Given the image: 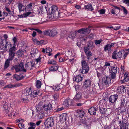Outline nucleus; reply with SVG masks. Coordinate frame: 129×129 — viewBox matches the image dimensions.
Here are the masks:
<instances>
[{
  "label": "nucleus",
  "instance_id": "393cba45",
  "mask_svg": "<svg viewBox=\"0 0 129 129\" xmlns=\"http://www.w3.org/2000/svg\"><path fill=\"white\" fill-rule=\"evenodd\" d=\"M84 8L85 9L91 11H92L93 9L92 7L91 4H88L87 6H85Z\"/></svg>",
  "mask_w": 129,
  "mask_h": 129
},
{
  "label": "nucleus",
  "instance_id": "f03ea898",
  "mask_svg": "<svg viewBox=\"0 0 129 129\" xmlns=\"http://www.w3.org/2000/svg\"><path fill=\"white\" fill-rule=\"evenodd\" d=\"M33 4L32 3H30L28 4L25 7L24 9L25 11L28 12L24 13L23 14H21L20 15H18V16L20 18H25L32 14L33 11Z\"/></svg>",
  "mask_w": 129,
  "mask_h": 129
},
{
  "label": "nucleus",
  "instance_id": "4be33fe9",
  "mask_svg": "<svg viewBox=\"0 0 129 129\" xmlns=\"http://www.w3.org/2000/svg\"><path fill=\"white\" fill-rule=\"evenodd\" d=\"M110 63L109 62H106L105 63V65L103 67L102 66L99 68V69L101 70L102 71L104 70L106 68V67L110 66Z\"/></svg>",
  "mask_w": 129,
  "mask_h": 129
},
{
  "label": "nucleus",
  "instance_id": "4468645a",
  "mask_svg": "<svg viewBox=\"0 0 129 129\" xmlns=\"http://www.w3.org/2000/svg\"><path fill=\"white\" fill-rule=\"evenodd\" d=\"M118 123L119 124L120 129H128L127 126L128 123H125L124 125L123 121L122 122L121 121H119Z\"/></svg>",
  "mask_w": 129,
  "mask_h": 129
},
{
  "label": "nucleus",
  "instance_id": "ea45409f",
  "mask_svg": "<svg viewBox=\"0 0 129 129\" xmlns=\"http://www.w3.org/2000/svg\"><path fill=\"white\" fill-rule=\"evenodd\" d=\"M48 63L51 64H55L56 63V62L55 61L52 59L49 60L48 62Z\"/></svg>",
  "mask_w": 129,
  "mask_h": 129
},
{
  "label": "nucleus",
  "instance_id": "603ef678",
  "mask_svg": "<svg viewBox=\"0 0 129 129\" xmlns=\"http://www.w3.org/2000/svg\"><path fill=\"white\" fill-rule=\"evenodd\" d=\"M60 117V119L61 120H62L63 121L64 120L65 121L66 119V115H63L62 116L61 115Z\"/></svg>",
  "mask_w": 129,
  "mask_h": 129
},
{
  "label": "nucleus",
  "instance_id": "37998d69",
  "mask_svg": "<svg viewBox=\"0 0 129 129\" xmlns=\"http://www.w3.org/2000/svg\"><path fill=\"white\" fill-rule=\"evenodd\" d=\"M6 48L5 46H4L3 43H1L0 44V50H2Z\"/></svg>",
  "mask_w": 129,
  "mask_h": 129
},
{
  "label": "nucleus",
  "instance_id": "13d9d810",
  "mask_svg": "<svg viewBox=\"0 0 129 129\" xmlns=\"http://www.w3.org/2000/svg\"><path fill=\"white\" fill-rule=\"evenodd\" d=\"M28 97L27 98V99L23 98L22 99L23 102L25 103H28L29 101V100L28 99Z\"/></svg>",
  "mask_w": 129,
  "mask_h": 129
},
{
  "label": "nucleus",
  "instance_id": "9b49d317",
  "mask_svg": "<svg viewBox=\"0 0 129 129\" xmlns=\"http://www.w3.org/2000/svg\"><path fill=\"white\" fill-rule=\"evenodd\" d=\"M111 80L110 77L107 76L103 77L102 79V84L103 86L108 85L111 83Z\"/></svg>",
  "mask_w": 129,
  "mask_h": 129
},
{
  "label": "nucleus",
  "instance_id": "680f3d73",
  "mask_svg": "<svg viewBox=\"0 0 129 129\" xmlns=\"http://www.w3.org/2000/svg\"><path fill=\"white\" fill-rule=\"evenodd\" d=\"M30 126L31 127H33L35 128L36 126V124L33 122H30L29 123Z\"/></svg>",
  "mask_w": 129,
  "mask_h": 129
},
{
  "label": "nucleus",
  "instance_id": "6e6d98bb",
  "mask_svg": "<svg viewBox=\"0 0 129 129\" xmlns=\"http://www.w3.org/2000/svg\"><path fill=\"white\" fill-rule=\"evenodd\" d=\"M18 126L19 128L21 129L23 128L24 127V124L22 123H19Z\"/></svg>",
  "mask_w": 129,
  "mask_h": 129
},
{
  "label": "nucleus",
  "instance_id": "20e7f679",
  "mask_svg": "<svg viewBox=\"0 0 129 129\" xmlns=\"http://www.w3.org/2000/svg\"><path fill=\"white\" fill-rule=\"evenodd\" d=\"M12 69H15L16 72H18L20 71H22L25 72H26V70L24 68L23 63L21 62H20L19 65H16L12 68Z\"/></svg>",
  "mask_w": 129,
  "mask_h": 129
},
{
  "label": "nucleus",
  "instance_id": "c85d7f7f",
  "mask_svg": "<svg viewBox=\"0 0 129 129\" xmlns=\"http://www.w3.org/2000/svg\"><path fill=\"white\" fill-rule=\"evenodd\" d=\"M84 126L85 129H89L90 128V122H86V123L84 124Z\"/></svg>",
  "mask_w": 129,
  "mask_h": 129
},
{
  "label": "nucleus",
  "instance_id": "423d86ee",
  "mask_svg": "<svg viewBox=\"0 0 129 129\" xmlns=\"http://www.w3.org/2000/svg\"><path fill=\"white\" fill-rule=\"evenodd\" d=\"M81 64L82 69L81 73L83 74L87 73L89 69V66L87 65V63L85 61L82 60Z\"/></svg>",
  "mask_w": 129,
  "mask_h": 129
},
{
  "label": "nucleus",
  "instance_id": "ddd939ff",
  "mask_svg": "<svg viewBox=\"0 0 129 129\" xmlns=\"http://www.w3.org/2000/svg\"><path fill=\"white\" fill-rule=\"evenodd\" d=\"M118 98V95L117 94L111 95L109 98V101L111 103L115 104Z\"/></svg>",
  "mask_w": 129,
  "mask_h": 129
},
{
  "label": "nucleus",
  "instance_id": "f257e3e1",
  "mask_svg": "<svg viewBox=\"0 0 129 129\" xmlns=\"http://www.w3.org/2000/svg\"><path fill=\"white\" fill-rule=\"evenodd\" d=\"M52 108L51 104L44 105L43 102H41L36 106V110L37 113L39 114L40 118H42L44 117L43 114L45 112L51 110Z\"/></svg>",
  "mask_w": 129,
  "mask_h": 129
},
{
  "label": "nucleus",
  "instance_id": "0eeeda50",
  "mask_svg": "<svg viewBox=\"0 0 129 129\" xmlns=\"http://www.w3.org/2000/svg\"><path fill=\"white\" fill-rule=\"evenodd\" d=\"M17 50L16 48L14 47L11 48L9 50V56L8 58L7 59L9 61H12L15 55V51Z\"/></svg>",
  "mask_w": 129,
  "mask_h": 129
},
{
  "label": "nucleus",
  "instance_id": "473e14b6",
  "mask_svg": "<svg viewBox=\"0 0 129 129\" xmlns=\"http://www.w3.org/2000/svg\"><path fill=\"white\" fill-rule=\"evenodd\" d=\"M53 97L54 100L57 101L59 98V94L58 93H56L52 95Z\"/></svg>",
  "mask_w": 129,
  "mask_h": 129
},
{
  "label": "nucleus",
  "instance_id": "2f4dec72",
  "mask_svg": "<svg viewBox=\"0 0 129 129\" xmlns=\"http://www.w3.org/2000/svg\"><path fill=\"white\" fill-rule=\"evenodd\" d=\"M10 63V61L7 60H6L5 61V63L4 65V69H6L9 66Z\"/></svg>",
  "mask_w": 129,
  "mask_h": 129
},
{
  "label": "nucleus",
  "instance_id": "49530a36",
  "mask_svg": "<svg viewBox=\"0 0 129 129\" xmlns=\"http://www.w3.org/2000/svg\"><path fill=\"white\" fill-rule=\"evenodd\" d=\"M102 41V39H100L99 40H96L94 41V43L96 45H99Z\"/></svg>",
  "mask_w": 129,
  "mask_h": 129
},
{
  "label": "nucleus",
  "instance_id": "412c9836",
  "mask_svg": "<svg viewBox=\"0 0 129 129\" xmlns=\"http://www.w3.org/2000/svg\"><path fill=\"white\" fill-rule=\"evenodd\" d=\"M58 67L57 66H53L49 68V70L50 71H55L58 70Z\"/></svg>",
  "mask_w": 129,
  "mask_h": 129
},
{
  "label": "nucleus",
  "instance_id": "aec40b11",
  "mask_svg": "<svg viewBox=\"0 0 129 129\" xmlns=\"http://www.w3.org/2000/svg\"><path fill=\"white\" fill-rule=\"evenodd\" d=\"M117 67H110L109 69V72L110 73H117Z\"/></svg>",
  "mask_w": 129,
  "mask_h": 129
},
{
  "label": "nucleus",
  "instance_id": "5fc2aeb1",
  "mask_svg": "<svg viewBox=\"0 0 129 129\" xmlns=\"http://www.w3.org/2000/svg\"><path fill=\"white\" fill-rule=\"evenodd\" d=\"M8 105H4L3 106V110L6 112H7L8 110Z\"/></svg>",
  "mask_w": 129,
  "mask_h": 129
},
{
  "label": "nucleus",
  "instance_id": "a211bd4d",
  "mask_svg": "<svg viewBox=\"0 0 129 129\" xmlns=\"http://www.w3.org/2000/svg\"><path fill=\"white\" fill-rule=\"evenodd\" d=\"M83 77V76L80 75H78L76 77L73 78V80L77 82H79L81 81Z\"/></svg>",
  "mask_w": 129,
  "mask_h": 129
},
{
  "label": "nucleus",
  "instance_id": "a18cd8bd",
  "mask_svg": "<svg viewBox=\"0 0 129 129\" xmlns=\"http://www.w3.org/2000/svg\"><path fill=\"white\" fill-rule=\"evenodd\" d=\"M120 91L121 92H125L126 90L124 86H121L120 87Z\"/></svg>",
  "mask_w": 129,
  "mask_h": 129
},
{
  "label": "nucleus",
  "instance_id": "7c9ffc66",
  "mask_svg": "<svg viewBox=\"0 0 129 129\" xmlns=\"http://www.w3.org/2000/svg\"><path fill=\"white\" fill-rule=\"evenodd\" d=\"M39 94V92L38 91H35L34 93H33L32 94V98L35 97H37L38 96Z\"/></svg>",
  "mask_w": 129,
  "mask_h": 129
},
{
  "label": "nucleus",
  "instance_id": "9d476101",
  "mask_svg": "<svg viewBox=\"0 0 129 129\" xmlns=\"http://www.w3.org/2000/svg\"><path fill=\"white\" fill-rule=\"evenodd\" d=\"M45 35L50 36L54 37L57 34L56 31L54 30H49L45 31L44 33Z\"/></svg>",
  "mask_w": 129,
  "mask_h": 129
},
{
  "label": "nucleus",
  "instance_id": "864d4df0",
  "mask_svg": "<svg viewBox=\"0 0 129 129\" xmlns=\"http://www.w3.org/2000/svg\"><path fill=\"white\" fill-rule=\"evenodd\" d=\"M93 42L92 41H90L88 45V47H94Z\"/></svg>",
  "mask_w": 129,
  "mask_h": 129
},
{
  "label": "nucleus",
  "instance_id": "e433bc0d",
  "mask_svg": "<svg viewBox=\"0 0 129 129\" xmlns=\"http://www.w3.org/2000/svg\"><path fill=\"white\" fill-rule=\"evenodd\" d=\"M129 79L127 77H125L124 79L123 80H122L121 81V84H122L125 82H127Z\"/></svg>",
  "mask_w": 129,
  "mask_h": 129
},
{
  "label": "nucleus",
  "instance_id": "69168bd1",
  "mask_svg": "<svg viewBox=\"0 0 129 129\" xmlns=\"http://www.w3.org/2000/svg\"><path fill=\"white\" fill-rule=\"evenodd\" d=\"M116 74L114 73H111V76L112 79H114L115 77Z\"/></svg>",
  "mask_w": 129,
  "mask_h": 129
},
{
  "label": "nucleus",
  "instance_id": "338daca9",
  "mask_svg": "<svg viewBox=\"0 0 129 129\" xmlns=\"http://www.w3.org/2000/svg\"><path fill=\"white\" fill-rule=\"evenodd\" d=\"M123 2L126 4L127 5L129 6V0H124Z\"/></svg>",
  "mask_w": 129,
  "mask_h": 129
},
{
  "label": "nucleus",
  "instance_id": "09e8293b",
  "mask_svg": "<svg viewBox=\"0 0 129 129\" xmlns=\"http://www.w3.org/2000/svg\"><path fill=\"white\" fill-rule=\"evenodd\" d=\"M88 47H85L84 48V50L85 53L90 51L89 48Z\"/></svg>",
  "mask_w": 129,
  "mask_h": 129
},
{
  "label": "nucleus",
  "instance_id": "6ab92c4d",
  "mask_svg": "<svg viewBox=\"0 0 129 129\" xmlns=\"http://www.w3.org/2000/svg\"><path fill=\"white\" fill-rule=\"evenodd\" d=\"M72 101V100L70 99L66 100L63 102V105L65 107H68L69 104H71Z\"/></svg>",
  "mask_w": 129,
  "mask_h": 129
},
{
  "label": "nucleus",
  "instance_id": "052dcab7",
  "mask_svg": "<svg viewBox=\"0 0 129 129\" xmlns=\"http://www.w3.org/2000/svg\"><path fill=\"white\" fill-rule=\"evenodd\" d=\"M100 14H103L105 13V10L104 9H102L99 11Z\"/></svg>",
  "mask_w": 129,
  "mask_h": 129
},
{
  "label": "nucleus",
  "instance_id": "3c124183",
  "mask_svg": "<svg viewBox=\"0 0 129 129\" xmlns=\"http://www.w3.org/2000/svg\"><path fill=\"white\" fill-rule=\"evenodd\" d=\"M32 40L34 44L37 45L38 41L37 39L33 38H32Z\"/></svg>",
  "mask_w": 129,
  "mask_h": 129
},
{
  "label": "nucleus",
  "instance_id": "bf43d9fd",
  "mask_svg": "<svg viewBox=\"0 0 129 129\" xmlns=\"http://www.w3.org/2000/svg\"><path fill=\"white\" fill-rule=\"evenodd\" d=\"M41 59V57L40 56L38 58L36 59L35 60L37 62V63H38L39 62H40Z\"/></svg>",
  "mask_w": 129,
  "mask_h": 129
},
{
  "label": "nucleus",
  "instance_id": "7ed1b4c3",
  "mask_svg": "<svg viewBox=\"0 0 129 129\" xmlns=\"http://www.w3.org/2000/svg\"><path fill=\"white\" fill-rule=\"evenodd\" d=\"M57 7L55 6H53L50 8V12L52 16L54 18L61 17L60 15L59 12L57 10Z\"/></svg>",
  "mask_w": 129,
  "mask_h": 129
},
{
  "label": "nucleus",
  "instance_id": "c03bdc74",
  "mask_svg": "<svg viewBox=\"0 0 129 129\" xmlns=\"http://www.w3.org/2000/svg\"><path fill=\"white\" fill-rule=\"evenodd\" d=\"M87 55V57L88 59H89V57H90L92 55L91 52L90 51L85 53Z\"/></svg>",
  "mask_w": 129,
  "mask_h": 129
},
{
  "label": "nucleus",
  "instance_id": "a19ab883",
  "mask_svg": "<svg viewBox=\"0 0 129 129\" xmlns=\"http://www.w3.org/2000/svg\"><path fill=\"white\" fill-rule=\"evenodd\" d=\"M11 47V43L10 42H8L6 41V44L5 46V47H6V48L7 47L9 48L10 47Z\"/></svg>",
  "mask_w": 129,
  "mask_h": 129
},
{
  "label": "nucleus",
  "instance_id": "de8ad7c7",
  "mask_svg": "<svg viewBox=\"0 0 129 129\" xmlns=\"http://www.w3.org/2000/svg\"><path fill=\"white\" fill-rule=\"evenodd\" d=\"M116 53L117 56V58H120L121 57L122 55V53L121 52L119 51Z\"/></svg>",
  "mask_w": 129,
  "mask_h": 129
},
{
  "label": "nucleus",
  "instance_id": "c9c22d12",
  "mask_svg": "<svg viewBox=\"0 0 129 129\" xmlns=\"http://www.w3.org/2000/svg\"><path fill=\"white\" fill-rule=\"evenodd\" d=\"M41 82L39 80H37V81L36 86L37 88H40L41 85Z\"/></svg>",
  "mask_w": 129,
  "mask_h": 129
},
{
  "label": "nucleus",
  "instance_id": "f3484780",
  "mask_svg": "<svg viewBox=\"0 0 129 129\" xmlns=\"http://www.w3.org/2000/svg\"><path fill=\"white\" fill-rule=\"evenodd\" d=\"M96 108L93 107H91L88 110V113L91 115H95L96 112Z\"/></svg>",
  "mask_w": 129,
  "mask_h": 129
},
{
  "label": "nucleus",
  "instance_id": "bb28decb",
  "mask_svg": "<svg viewBox=\"0 0 129 129\" xmlns=\"http://www.w3.org/2000/svg\"><path fill=\"white\" fill-rule=\"evenodd\" d=\"M67 53H68V55H72V56H74L75 55L73 54L74 51L73 49L69 48L68 49L67 51L66 52Z\"/></svg>",
  "mask_w": 129,
  "mask_h": 129
},
{
  "label": "nucleus",
  "instance_id": "4c0bfd02",
  "mask_svg": "<svg viewBox=\"0 0 129 129\" xmlns=\"http://www.w3.org/2000/svg\"><path fill=\"white\" fill-rule=\"evenodd\" d=\"M13 41L14 42L13 43V46L12 47H14L15 48H15V47L16 45V44L17 43V40L16 38L15 37H14L12 39Z\"/></svg>",
  "mask_w": 129,
  "mask_h": 129
},
{
  "label": "nucleus",
  "instance_id": "5701e85b",
  "mask_svg": "<svg viewBox=\"0 0 129 129\" xmlns=\"http://www.w3.org/2000/svg\"><path fill=\"white\" fill-rule=\"evenodd\" d=\"M19 11L20 12L24 11V9H22L23 7V5L22 3H18V6Z\"/></svg>",
  "mask_w": 129,
  "mask_h": 129
},
{
  "label": "nucleus",
  "instance_id": "58836bf2",
  "mask_svg": "<svg viewBox=\"0 0 129 129\" xmlns=\"http://www.w3.org/2000/svg\"><path fill=\"white\" fill-rule=\"evenodd\" d=\"M13 87H14V85H12L11 84H10L5 86L4 87V88H11Z\"/></svg>",
  "mask_w": 129,
  "mask_h": 129
},
{
  "label": "nucleus",
  "instance_id": "774afa93",
  "mask_svg": "<svg viewBox=\"0 0 129 129\" xmlns=\"http://www.w3.org/2000/svg\"><path fill=\"white\" fill-rule=\"evenodd\" d=\"M22 84L20 83H16L14 85V87H19L21 86L22 85Z\"/></svg>",
  "mask_w": 129,
  "mask_h": 129
},
{
  "label": "nucleus",
  "instance_id": "79ce46f5",
  "mask_svg": "<svg viewBox=\"0 0 129 129\" xmlns=\"http://www.w3.org/2000/svg\"><path fill=\"white\" fill-rule=\"evenodd\" d=\"M112 57L114 59H116L117 58V53L115 52H113L112 55Z\"/></svg>",
  "mask_w": 129,
  "mask_h": 129
},
{
  "label": "nucleus",
  "instance_id": "f704fd0d",
  "mask_svg": "<svg viewBox=\"0 0 129 129\" xmlns=\"http://www.w3.org/2000/svg\"><path fill=\"white\" fill-rule=\"evenodd\" d=\"M78 113L79 114V117L81 118L83 117L85 114L84 111L82 110H80Z\"/></svg>",
  "mask_w": 129,
  "mask_h": 129
},
{
  "label": "nucleus",
  "instance_id": "2eb2a0df",
  "mask_svg": "<svg viewBox=\"0 0 129 129\" xmlns=\"http://www.w3.org/2000/svg\"><path fill=\"white\" fill-rule=\"evenodd\" d=\"M114 46L113 43H111L110 44H107L104 47V50L105 51H109L111 49L112 47Z\"/></svg>",
  "mask_w": 129,
  "mask_h": 129
},
{
  "label": "nucleus",
  "instance_id": "1a4fd4ad",
  "mask_svg": "<svg viewBox=\"0 0 129 129\" xmlns=\"http://www.w3.org/2000/svg\"><path fill=\"white\" fill-rule=\"evenodd\" d=\"M33 93V91L31 88L27 87L24 90V92L23 95L27 96L28 97H30L32 99V94Z\"/></svg>",
  "mask_w": 129,
  "mask_h": 129
},
{
  "label": "nucleus",
  "instance_id": "b1692460",
  "mask_svg": "<svg viewBox=\"0 0 129 129\" xmlns=\"http://www.w3.org/2000/svg\"><path fill=\"white\" fill-rule=\"evenodd\" d=\"M91 84L90 81L89 80H86L84 83V87L86 88L89 87L90 86Z\"/></svg>",
  "mask_w": 129,
  "mask_h": 129
},
{
  "label": "nucleus",
  "instance_id": "4d7b16f0",
  "mask_svg": "<svg viewBox=\"0 0 129 129\" xmlns=\"http://www.w3.org/2000/svg\"><path fill=\"white\" fill-rule=\"evenodd\" d=\"M46 53H49L51 52L52 51V49L50 48H47L46 49Z\"/></svg>",
  "mask_w": 129,
  "mask_h": 129
},
{
  "label": "nucleus",
  "instance_id": "0e129e2a",
  "mask_svg": "<svg viewBox=\"0 0 129 129\" xmlns=\"http://www.w3.org/2000/svg\"><path fill=\"white\" fill-rule=\"evenodd\" d=\"M121 27V26L120 25H117L115 26V27L114 28V29L115 30H118Z\"/></svg>",
  "mask_w": 129,
  "mask_h": 129
},
{
  "label": "nucleus",
  "instance_id": "a878e982",
  "mask_svg": "<svg viewBox=\"0 0 129 129\" xmlns=\"http://www.w3.org/2000/svg\"><path fill=\"white\" fill-rule=\"evenodd\" d=\"M81 98V94L78 93H77L75 97L74 98V99L75 101H78Z\"/></svg>",
  "mask_w": 129,
  "mask_h": 129
},
{
  "label": "nucleus",
  "instance_id": "39448f33",
  "mask_svg": "<svg viewBox=\"0 0 129 129\" xmlns=\"http://www.w3.org/2000/svg\"><path fill=\"white\" fill-rule=\"evenodd\" d=\"M54 120L52 117H48L46 119L44 122L45 126L47 128L51 127L53 126Z\"/></svg>",
  "mask_w": 129,
  "mask_h": 129
},
{
  "label": "nucleus",
  "instance_id": "6e6552de",
  "mask_svg": "<svg viewBox=\"0 0 129 129\" xmlns=\"http://www.w3.org/2000/svg\"><path fill=\"white\" fill-rule=\"evenodd\" d=\"M63 86V85L61 84H56L52 86H47L46 88L53 89L54 91H57L61 90Z\"/></svg>",
  "mask_w": 129,
  "mask_h": 129
},
{
  "label": "nucleus",
  "instance_id": "8fccbe9b",
  "mask_svg": "<svg viewBox=\"0 0 129 129\" xmlns=\"http://www.w3.org/2000/svg\"><path fill=\"white\" fill-rule=\"evenodd\" d=\"M44 42V41L43 40H41L40 41H38L37 45H44L45 44Z\"/></svg>",
  "mask_w": 129,
  "mask_h": 129
},
{
  "label": "nucleus",
  "instance_id": "f8f14e48",
  "mask_svg": "<svg viewBox=\"0 0 129 129\" xmlns=\"http://www.w3.org/2000/svg\"><path fill=\"white\" fill-rule=\"evenodd\" d=\"M35 63L33 61H31L28 62L26 63L25 65V69L26 70H31L34 67Z\"/></svg>",
  "mask_w": 129,
  "mask_h": 129
},
{
  "label": "nucleus",
  "instance_id": "e2e57ef3",
  "mask_svg": "<svg viewBox=\"0 0 129 129\" xmlns=\"http://www.w3.org/2000/svg\"><path fill=\"white\" fill-rule=\"evenodd\" d=\"M121 7L123 9V10L124 13L126 14H127V11L125 8L123 6H121Z\"/></svg>",
  "mask_w": 129,
  "mask_h": 129
},
{
  "label": "nucleus",
  "instance_id": "72a5a7b5",
  "mask_svg": "<svg viewBox=\"0 0 129 129\" xmlns=\"http://www.w3.org/2000/svg\"><path fill=\"white\" fill-rule=\"evenodd\" d=\"M60 11L61 13H66L67 12L66 6H64L62 7L60 9Z\"/></svg>",
  "mask_w": 129,
  "mask_h": 129
},
{
  "label": "nucleus",
  "instance_id": "dca6fc26",
  "mask_svg": "<svg viewBox=\"0 0 129 129\" xmlns=\"http://www.w3.org/2000/svg\"><path fill=\"white\" fill-rule=\"evenodd\" d=\"M99 111L101 114H104L105 113L106 109L103 105L99 104Z\"/></svg>",
  "mask_w": 129,
  "mask_h": 129
},
{
  "label": "nucleus",
  "instance_id": "cd10ccee",
  "mask_svg": "<svg viewBox=\"0 0 129 129\" xmlns=\"http://www.w3.org/2000/svg\"><path fill=\"white\" fill-rule=\"evenodd\" d=\"M13 77L15 79L17 80H19L22 79L24 78L23 76L20 77L18 75L15 74L13 76Z\"/></svg>",
  "mask_w": 129,
  "mask_h": 129
},
{
  "label": "nucleus",
  "instance_id": "c756f323",
  "mask_svg": "<svg viewBox=\"0 0 129 129\" xmlns=\"http://www.w3.org/2000/svg\"><path fill=\"white\" fill-rule=\"evenodd\" d=\"M87 28H83L81 29L78 30L77 32L80 33L84 34L85 32H86L87 31Z\"/></svg>",
  "mask_w": 129,
  "mask_h": 129
}]
</instances>
